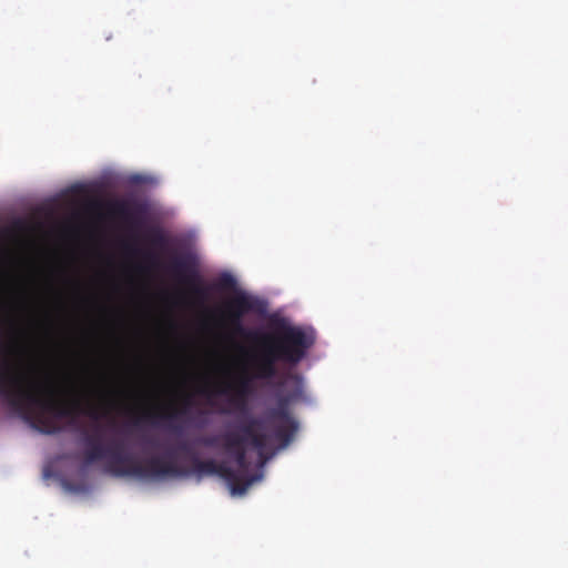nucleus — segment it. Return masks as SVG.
Listing matches in <instances>:
<instances>
[{
  "mask_svg": "<svg viewBox=\"0 0 568 568\" xmlns=\"http://www.w3.org/2000/svg\"><path fill=\"white\" fill-rule=\"evenodd\" d=\"M258 310L257 300L244 292H237L226 305V320L235 335L256 342L261 346L258 353L252 357V377L271 379L277 374V362L298 364L313 346L314 337L302 328L291 325H282L276 334L258 333L245 328L242 317L251 311Z\"/></svg>",
  "mask_w": 568,
  "mask_h": 568,
  "instance_id": "1",
  "label": "nucleus"
},
{
  "mask_svg": "<svg viewBox=\"0 0 568 568\" xmlns=\"http://www.w3.org/2000/svg\"><path fill=\"white\" fill-rule=\"evenodd\" d=\"M0 396L42 434L59 433L61 428L57 418L73 417L80 413L78 402L65 405L58 398L51 379L31 378L7 358H0Z\"/></svg>",
  "mask_w": 568,
  "mask_h": 568,
  "instance_id": "2",
  "label": "nucleus"
},
{
  "mask_svg": "<svg viewBox=\"0 0 568 568\" xmlns=\"http://www.w3.org/2000/svg\"><path fill=\"white\" fill-rule=\"evenodd\" d=\"M223 448L233 456L239 469H234L226 463H217L214 459L201 460L186 442H181L176 450L191 457L193 473L197 475L219 476L230 486L233 495H242L257 479L255 476H248L250 462L246 457V444L248 443L256 452L261 465H264L272 456V437L264 432V419L250 417L247 422L240 426V433H226L221 437Z\"/></svg>",
  "mask_w": 568,
  "mask_h": 568,
  "instance_id": "3",
  "label": "nucleus"
},
{
  "mask_svg": "<svg viewBox=\"0 0 568 568\" xmlns=\"http://www.w3.org/2000/svg\"><path fill=\"white\" fill-rule=\"evenodd\" d=\"M81 439L85 446L84 464L92 465L105 460L106 470L118 477L159 479L182 477L189 474L185 468L176 464L172 452H168L164 456L151 457L145 464H141L132 454L124 452L123 445L119 442L103 446L97 436L87 432H82Z\"/></svg>",
  "mask_w": 568,
  "mask_h": 568,
  "instance_id": "4",
  "label": "nucleus"
},
{
  "mask_svg": "<svg viewBox=\"0 0 568 568\" xmlns=\"http://www.w3.org/2000/svg\"><path fill=\"white\" fill-rule=\"evenodd\" d=\"M288 378L296 384L294 390L281 396L277 406L267 413V419L280 422L274 430V439L280 443V448H285L293 440L298 428L296 420L290 415L288 405L302 395V379L297 375H290Z\"/></svg>",
  "mask_w": 568,
  "mask_h": 568,
  "instance_id": "5",
  "label": "nucleus"
},
{
  "mask_svg": "<svg viewBox=\"0 0 568 568\" xmlns=\"http://www.w3.org/2000/svg\"><path fill=\"white\" fill-rule=\"evenodd\" d=\"M170 266L174 276L187 286L197 300L203 301L207 297V288L202 285L196 270L186 260L173 258Z\"/></svg>",
  "mask_w": 568,
  "mask_h": 568,
  "instance_id": "6",
  "label": "nucleus"
},
{
  "mask_svg": "<svg viewBox=\"0 0 568 568\" xmlns=\"http://www.w3.org/2000/svg\"><path fill=\"white\" fill-rule=\"evenodd\" d=\"M253 390L252 377L242 375L234 384H226L225 386L217 388L214 394L230 395V405L240 413H246L248 397L253 394Z\"/></svg>",
  "mask_w": 568,
  "mask_h": 568,
  "instance_id": "7",
  "label": "nucleus"
},
{
  "mask_svg": "<svg viewBox=\"0 0 568 568\" xmlns=\"http://www.w3.org/2000/svg\"><path fill=\"white\" fill-rule=\"evenodd\" d=\"M108 213L122 220L131 227L140 225L139 216L144 213L142 204L129 200H113L106 203Z\"/></svg>",
  "mask_w": 568,
  "mask_h": 568,
  "instance_id": "8",
  "label": "nucleus"
},
{
  "mask_svg": "<svg viewBox=\"0 0 568 568\" xmlns=\"http://www.w3.org/2000/svg\"><path fill=\"white\" fill-rule=\"evenodd\" d=\"M148 239L153 247L162 251L166 250L169 241L162 230L158 227L151 229L148 233Z\"/></svg>",
  "mask_w": 568,
  "mask_h": 568,
  "instance_id": "9",
  "label": "nucleus"
},
{
  "mask_svg": "<svg viewBox=\"0 0 568 568\" xmlns=\"http://www.w3.org/2000/svg\"><path fill=\"white\" fill-rule=\"evenodd\" d=\"M192 398L190 396H186L182 400V405L179 409H174L165 415H162L161 417L166 420H174L178 419L181 416H185L189 414L190 407L192 406Z\"/></svg>",
  "mask_w": 568,
  "mask_h": 568,
  "instance_id": "10",
  "label": "nucleus"
},
{
  "mask_svg": "<svg viewBox=\"0 0 568 568\" xmlns=\"http://www.w3.org/2000/svg\"><path fill=\"white\" fill-rule=\"evenodd\" d=\"M214 286L219 291H231L236 287V280L230 273H223L217 277Z\"/></svg>",
  "mask_w": 568,
  "mask_h": 568,
  "instance_id": "11",
  "label": "nucleus"
},
{
  "mask_svg": "<svg viewBox=\"0 0 568 568\" xmlns=\"http://www.w3.org/2000/svg\"><path fill=\"white\" fill-rule=\"evenodd\" d=\"M219 436H201L195 439V444L204 447H216L219 445Z\"/></svg>",
  "mask_w": 568,
  "mask_h": 568,
  "instance_id": "12",
  "label": "nucleus"
},
{
  "mask_svg": "<svg viewBox=\"0 0 568 568\" xmlns=\"http://www.w3.org/2000/svg\"><path fill=\"white\" fill-rule=\"evenodd\" d=\"M3 325H8L10 327L11 332L14 334V336H17L18 329H17L16 323L8 316L3 315V310L0 306V326H3Z\"/></svg>",
  "mask_w": 568,
  "mask_h": 568,
  "instance_id": "13",
  "label": "nucleus"
},
{
  "mask_svg": "<svg viewBox=\"0 0 568 568\" xmlns=\"http://www.w3.org/2000/svg\"><path fill=\"white\" fill-rule=\"evenodd\" d=\"M87 413H88L91 417H94V418H97V417H98V415H97V410H95V409H93V408H92V409H90V410H88Z\"/></svg>",
  "mask_w": 568,
  "mask_h": 568,
  "instance_id": "14",
  "label": "nucleus"
},
{
  "mask_svg": "<svg viewBox=\"0 0 568 568\" xmlns=\"http://www.w3.org/2000/svg\"><path fill=\"white\" fill-rule=\"evenodd\" d=\"M148 260L154 264L155 257L152 254L146 255Z\"/></svg>",
  "mask_w": 568,
  "mask_h": 568,
  "instance_id": "15",
  "label": "nucleus"
},
{
  "mask_svg": "<svg viewBox=\"0 0 568 568\" xmlns=\"http://www.w3.org/2000/svg\"><path fill=\"white\" fill-rule=\"evenodd\" d=\"M202 394H205V395H209L207 390L206 389H202L201 390Z\"/></svg>",
  "mask_w": 568,
  "mask_h": 568,
  "instance_id": "16",
  "label": "nucleus"
}]
</instances>
